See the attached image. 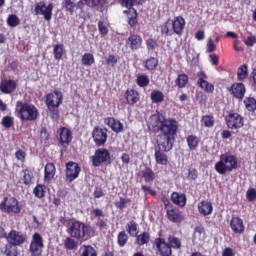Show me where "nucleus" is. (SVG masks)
Here are the masks:
<instances>
[{"label": "nucleus", "instance_id": "a18cd8bd", "mask_svg": "<svg viewBox=\"0 0 256 256\" xmlns=\"http://www.w3.org/2000/svg\"><path fill=\"white\" fill-rule=\"evenodd\" d=\"M23 175V185L29 186L31 183H33V173H31V170L29 168H25L22 170Z\"/></svg>", "mask_w": 256, "mask_h": 256}, {"label": "nucleus", "instance_id": "338daca9", "mask_svg": "<svg viewBox=\"0 0 256 256\" xmlns=\"http://www.w3.org/2000/svg\"><path fill=\"white\" fill-rule=\"evenodd\" d=\"M246 198L248 199V201H255V199H256V190L253 189V188H250L246 192Z\"/></svg>", "mask_w": 256, "mask_h": 256}, {"label": "nucleus", "instance_id": "412c9836", "mask_svg": "<svg viewBox=\"0 0 256 256\" xmlns=\"http://www.w3.org/2000/svg\"><path fill=\"white\" fill-rule=\"evenodd\" d=\"M230 229H232L233 233L236 235L245 233V224L243 223V219L239 216H233L230 220Z\"/></svg>", "mask_w": 256, "mask_h": 256}, {"label": "nucleus", "instance_id": "1a4fd4ad", "mask_svg": "<svg viewBox=\"0 0 256 256\" xmlns=\"http://www.w3.org/2000/svg\"><path fill=\"white\" fill-rule=\"evenodd\" d=\"M5 239L9 245L21 247V245H25V243H27V234L12 229L9 233H6Z\"/></svg>", "mask_w": 256, "mask_h": 256}, {"label": "nucleus", "instance_id": "7ed1b4c3", "mask_svg": "<svg viewBox=\"0 0 256 256\" xmlns=\"http://www.w3.org/2000/svg\"><path fill=\"white\" fill-rule=\"evenodd\" d=\"M185 18L183 16H175L173 20L169 19L161 26V34L165 37H172V35H178L181 37L185 31Z\"/></svg>", "mask_w": 256, "mask_h": 256}, {"label": "nucleus", "instance_id": "f3484780", "mask_svg": "<svg viewBox=\"0 0 256 256\" xmlns=\"http://www.w3.org/2000/svg\"><path fill=\"white\" fill-rule=\"evenodd\" d=\"M197 77H198L197 85L201 87L203 91H205V93H213V91H215V85L207 81L208 77H207V74H205V72L203 71L198 72Z\"/></svg>", "mask_w": 256, "mask_h": 256}, {"label": "nucleus", "instance_id": "680f3d73", "mask_svg": "<svg viewBox=\"0 0 256 256\" xmlns=\"http://www.w3.org/2000/svg\"><path fill=\"white\" fill-rule=\"evenodd\" d=\"M15 157L18 161H21V163H25V158L27 157V153H25V151L20 149L15 152Z\"/></svg>", "mask_w": 256, "mask_h": 256}, {"label": "nucleus", "instance_id": "79ce46f5", "mask_svg": "<svg viewBox=\"0 0 256 256\" xmlns=\"http://www.w3.org/2000/svg\"><path fill=\"white\" fill-rule=\"evenodd\" d=\"M6 23L8 27L14 28L21 25V20L19 19V16H17V14H9L6 19Z\"/></svg>", "mask_w": 256, "mask_h": 256}, {"label": "nucleus", "instance_id": "58836bf2", "mask_svg": "<svg viewBox=\"0 0 256 256\" xmlns=\"http://www.w3.org/2000/svg\"><path fill=\"white\" fill-rule=\"evenodd\" d=\"M186 142L190 151H195L199 147V138L196 135H188Z\"/></svg>", "mask_w": 256, "mask_h": 256}, {"label": "nucleus", "instance_id": "7c9ffc66", "mask_svg": "<svg viewBox=\"0 0 256 256\" xmlns=\"http://www.w3.org/2000/svg\"><path fill=\"white\" fill-rule=\"evenodd\" d=\"M71 3L72 4H63L65 10L68 11V13H71V15L75 13V9H79L80 11L85 9V2L83 0H79L77 3H75V0H71Z\"/></svg>", "mask_w": 256, "mask_h": 256}, {"label": "nucleus", "instance_id": "c756f323", "mask_svg": "<svg viewBox=\"0 0 256 256\" xmlns=\"http://www.w3.org/2000/svg\"><path fill=\"white\" fill-rule=\"evenodd\" d=\"M171 201L178 207H185L187 205V196L183 193L173 192L171 194Z\"/></svg>", "mask_w": 256, "mask_h": 256}, {"label": "nucleus", "instance_id": "39448f33", "mask_svg": "<svg viewBox=\"0 0 256 256\" xmlns=\"http://www.w3.org/2000/svg\"><path fill=\"white\" fill-rule=\"evenodd\" d=\"M45 103L50 112L51 119H53V121H59V107L63 103V93L59 90H54V93H48Z\"/></svg>", "mask_w": 256, "mask_h": 256}, {"label": "nucleus", "instance_id": "4be33fe9", "mask_svg": "<svg viewBox=\"0 0 256 256\" xmlns=\"http://www.w3.org/2000/svg\"><path fill=\"white\" fill-rule=\"evenodd\" d=\"M167 219L171 221V223H181L183 221V212L179 210V208L173 206L166 210Z\"/></svg>", "mask_w": 256, "mask_h": 256}, {"label": "nucleus", "instance_id": "bb28decb", "mask_svg": "<svg viewBox=\"0 0 256 256\" xmlns=\"http://www.w3.org/2000/svg\"><path fill=\"white\" fill-rule=\"evenodd\" d=\"M139 177L141 179H144L145 183L148 185H151L155 179H157V176L155 175V172L150 167H145V169L141 170L139 172Z\"/></svg>", "mask_w": 256, "mask_h": 256}, {"label": "nucleus", "instance_id": "6e6d98bb", "mask_svg": "<svg viewBox=\"0 0 256 256\" xmlns=\"http://www.w3.org/2000/svg\"><path fill=\"white\" fill-rule=\"evenodd\" d=\"M81 256H97V250L93 246H84Z\"/></svg>", "mask_w": 256, "mask_h": 256}, {"label": "nucleus", "instance_id": "a211bd4d", "mask_svg": "<svg viewBox=\"0 0 256 256\" xmlns=\"http://www.w3.org/2000/svg\"><path fill=\"white\" fill-rule=\"evenodd\" d=\"M126 45L131 51H139V49L143 48V37L139 34H130Z\"/></svg>", "mask_w": 256, "mask_h": 256}, {"label": "nucleus", "instance_id": "c03bdc74", "mask_svg": "<svg viewBox=\"0 0 256 256\" xmlns=\"http://www.w3.org/2000/svg\"><path fill=\"white\" fill-rule=\"evenodd\" d=\"M151 241L149 232H143L142 234L136 235V243L138 245H147Z\"/></svg>", "mask_w": 256, "mask_h": 256}, {"label": "nucleus", "instance_id": "ddd939ff", "mask_svg": "<svg viewBox=\"0 0 256 256\" xmlns=\"http://www.w3.org/2000/svg\"><path fill=\"white\" fill-rule=\"evenodd\" d=\"M153 247L156 248L157 253H159L160 256H171L173 255V249L169 245L167 241H165V238L158 237L154 239Z\"/></svg>", "mask_w": 256, "mask_h": 256}, {"label": "nucleus", "instance_id": "a19ab883", "mask_svg": "<svg viewBox=\"0 0 256 256\" xmlns=\"http://www.w3.org/2000/svg\"><path fill=\"white\" fill-rule=\"evenodd\" d=\"M249 75L247 64H242L237 71L238 81H245Z\"/></svg>", "mask_w": 256, "mask_h": 256}, {"label": "nucleus", "instance_id": "e433bc0d", "mask_svg": "<svg viewBox=\"0 0 256 256\" xmlns=\"http://www.w3.org/2000/svg\"><path fill=\"white\" fill-rule=\"evenodd\" d=\"M33 193L37 199H43L47 193V186L43 184H37L33 189Z\"/></svg>", "mask_w": 256, "mask_h": 256}, {"label": "nucleus", "instance_id": "37998d69", "mask_svg": "<svg viewBox=\"0 0 256 256\" xmlns=\"http://www.w3.org/2000/svg\"><path fill=\"white\" fill-rule=\"evenodd\" d=\"M244 105L247 111L253 113L256 111V99L254 97H246L244 99Z\"/></svg>", "mask_w": 256, "mask_h": 256}, {"label": "nucleus", "instance_id": "5701e85b", "mask_svg": "<svg viewBox=\"0 0 256 256\" xmlns=\"http://www.w3.org/2000/svg\"><path fill=\"white\" fill-rule=\"evenodd\" d=\"M92 215H94V217H96L97 222H96V227H98V229L100 231H103V229H107V219H103L105 218V212H103V210L101 208H95L92 210Z\"/></svg>", "mask_w": 256, "mask_h": 256}, {"label": "nucleus", "instance_id": "cd10ccee", "mask_svg": "<svg viewBox=\"0 0 256 256\" xmlns=\"http://www.w3.org/2000/svg\"><path fill=\"white\" fill-rule=\"evenodd\" d=\"M198 212L202 217H208L213 213V204L207 200L198 203Z\"/></svg>", "mask_w": 256, "mask_h": 256}, {"label": "nucleus", "instance_id": "49530a36", "mask_svg": "<svg viewBox=\"0 0 256 256\" xmlns=\"http://www.w3.org/2000/svg\"><path fill=\"white\" fill-rule=\"evenodd\" d=\"M78 244L77 241L73 237H67L64 241V249L67 251H74V249H77Z\"/></svg>", "mask_w": 256, "mask_h": 256}, {"label": "nucleus", "instance_id": "f704fd0d", "mask_svg": "<svg viewBox=\"0 0 256 256\" xmlns=\"http://www.w3.org/2000/svg\"><path fill=\"white\" fill-rule=\"evenodd\" d=\"M151 83V80L149 79V76L145 74H139L136 77V85L140 87L141 89H145V87H149V84Z\"/></svg>", "mask_w": 256, "mask_h": 256}, {"label": "nucleus", "instance_id": "f03ea898", "mask_svg": "<svg viewBox=\"0 0 256 256\" xmlns=\"http://www.w3.org/2000/svg\"><path fill=\"white\" fill-rule=\"evenodd\" d=\"M67 231L70 237L77 239V241H81L82 243L95 237V228L79 220L71 222Z\"/></svg>", "mask_w": 256, "mask_h": 256}, {"label": "nucleus", "instance_id": "a878e982", "mask_svg": "<svg viewBox=\"0 0 256 256\" xmlns=\"http://www.w3.org/2000/svg\"><path fill=\"white\" fill-rule=\"evenodd\" d=\"M57 174V168L54 163H47L44 168V183H51L55 179Z\"/></svg>", "mask_w": 256, "mask_h": 256}, {"label": "nucleus", "instance_id": "13d9d810", "mask_svg": "<svg viewBox=\"0 0 256 256\" xmlns=\"http://www.w3.org/2000/svg\"><path fill=\"white\" fill-rule=\"evenodd\" d=\"M199 177V171L195 168L188 169V176L187 179L190 181H196V179Z\"/></svg>", "mask_w": 256, "mask_h": 256}, {"label": "nucleus", "instance_id": "5fc2aeb1", "mask_svg": "<svg viewBox=\"0 0 256 256\" xmlns=\"http://www.w3.org/2000/svg\"><path fill=\"white\" fill-rule=\"evenodd\" d=\"M159 47V43L157 42V39L150 37L146 39V49L148 51H155Z\"/></svg>", "mask_w": 256, "mask_h": 256}, {"label": "nucleus", "instance_id": "72a5a7b5", "mask_svg": "<svg viewBox=\"0 0 256 256\" xmlns=\"http://www.w3.org/2000/svg\"><path fill=\"white\" fill-rule=\"evenodd\" d=\"M84 2L87 7L91 9L98 7L101 11H103V8L107 5V0H84Z\"/></svg>", "mask_w": 256, "mask_h": 256}, {"label": "nucleus", "instance_id": "473e14b6", "mask_svg": "<svg viewBox=\"0 0 256 256\" xmlns=\"http://www.w3.org/2000/svg\"><path fill=\"white\" fill-rule=\"evenodd\" d=\"M1 252L5 256H19V250L17 246H13L12 244H6L2 249Z\"/></svg>", "mask_w": 256, "mask_h": 256}, {"label": "nucleus", "instance_id": "4d7b16f0", "mask_svg": "<svg viewBox=\"0 0 256 256\" xmlns=\"http://www.w3.org/2000/svg\"><path fill=\"white\" fill-rule=\"evenodd\" d=\"M127 203H129V199L120 197L118 202H115L114 205L116 209H120V211H123V209H127Z\"/></svg>", "mask_w": 256, "mask_h": 256}, {"label": "nucleus", "instance_id": "052dcab7", "mask_svg": "<svg viewBox=\"0 0 256 256\" xmlns=\"http://www.w3.org/2000/svg\"><path fill=\"white\" fill-rule=\"evenodd\" d=\"M98 31L100 33V35H107V33H109V29L107 28V25H105V23H103V21H99L98 22Z\"/></svg>", "mask_w": 256, "mask_h": 256}, {"label": "nucleus", "instance_id": "bf43d9fd", "mask_svg": "<svg viewBox=\"0 0 256 256\" xmlns=\"http://www.w3.org/2000/svg\"><path fill=\"white\" fill-rule=\"evenodd\" d=\"M117 62H118L117 56L113 54H110L106 59V63L110 67H115L117 65Z\"/></svg>", "mask_w": 256, "mask_h": 256}, {"label": "nucleus", "instance_id": "774afa93", "mask_svg": "<svg viewBox=\"0 0 256 256\" xmlns=\"http://www.w3.org/2000/svg\"><path fill=\"white\" fill-rule=\"evenodd\" d=\"M245 45H247V47H253V45H255L256 43V37L255 36H249L245 41H244Z\"/></svg>", "mask_w": 256, "mask_h": 256}, {"label": "nucleus", "instance_id": "0eeeda50", "mask_svg": "<svg viewBox=\"0 0 256 256\" xmlns=\"http://www.w3.org/2000/svg\"><path fill=\"white\" fill-rule=\"evenodd\" d=\"M22 207L19 200L13 196H5L0 203V211L7 213L8 215H19Z\"/></svg>", "mask_w": 256, "mask_h": 256}, {"label": "nucleus", "instance_id": "6e6552de", "mask_svg": "<svg viewBox=\"0 0 256 256\" xmlns=\"http://www.w3.org/2000/svg\"><path fill=\"white\" fill-rule=\"evenodd\" d=\"M111 152L106 148H98L92 156L93 167H101V165H111Z\"/></svg>", "mask_w": 256, "mask_h": 256}, {"label": "nucleus", "instance_id": "69168bd1", "mask_svg": "<svg viewBox=\"0 0 256 256\" xmlns=\"http://www.w3.org/2000/svg\"><path fill=\"white\" fill-rule=\"evenodd\" d=\"M93 197L94 199H101V197H105V192H103V188L95 187Z\"/></svg>", "mask_w": 256, "mask_h": 256}, {"label": "nucleus", "instance_id": "6ab92c4d", "mask_svg": "<svg viewBox=\"0 0 256 256\" xmlns=\"http://www.w3.org/2000/svg\"><path fill=\"white\" fill-rule=\"evenodd\" d=\"M59 133V143L63 147H68V145H71V142L73 141V132L69 130L67 127H61L58 130Z\"/></svg>", "mask_w": 256, "mask_h": 256}, {"label": "nucleus", "instance_id": "20e7f679", "mask_svg": "<svg viewBox=\"0 0 256 256\" xmlns=\"http://www.w3.org/2000/svg\"><path fill=\"white\" fill-rule=\"evenodd\" d=\"M16 117L21 121H37L39 109L35 105L18 100L15 107Z\"/></svg>", "mask_w": 256, "mask_h": 256}, {"label": "nucleus", "instance_id": "c9c22d12", "mask_svg": "<svg viewBox=\"0 0 256 256\" xmlns=\"http://www.w3.org/2000/svg\"><path fill=\"white\" fill-rule=\"evenodd\" d=\"M159 65V59L156 57H150L144 61V67L147 71H155Z\"/></svg>", "mask_w": 256, "mask_h": 256}, {"label": "nucleus", "instance_id": "9d476101", "mask_svg": "<svg viewBox=\"0 0 256 256\" xmlns=\"http://www.w3.org/2000/svg\"><path fill=\"white\" fill-rule=\"evenodd\" d=\"M43 247H45L43 236L39 233H34L29 247L30 255L43 256Z\"/></svg>", "mask_w": 256, "mask_h": 256}, {"label": "nucleus", "instance_id": "dca6fc26", "mask_svg": "<svg viewBox=\"0 0 256 256\" xmlns=\"http://www.w3.org/2000/svg\"><path fill=\"white\" fill-rule=\"evenodd\" d=\"M227 90L229 91L230 95H232L234 99H238V101H243L245 98V93H247L245 84L241 82L233 83Z\"/></svg>", "mask_w": 256, "mask_h": 256}, {"label": "nucleus", "instance_id": "ea45409f", "mask_svg": "<svg viewBox=\"0 0 256 256\" xmlns=\"http://www.w3.org/2000/svg\"><path fill=\"white\" fill-rule=\"evenodd\" d=\"M152 103H163L165 101V95L159 90H153L150 94Z\"/></svg>", "mask_w": 256, "mask_h": 256}, {"label": "nucleus", "instance_id": "de8ad7c7", "mask_svg": "<svg viewBox=\"0 0 256 256\" xmlns=\"http://www.w3.org/2000/svg\"><path fill=\"white\" fill-rule=\"evenodd\" d=\"M0 124L4 129H11V127H15V118L12 116H4Z\"/></svg>", "mask_w": 256, "mask_h": 256}, {"label": "nucleus", "instance_id": "0e129e2a", "mask_svg": "<svg viewBox=\"0 0 256 256\" xmlns=\"http://www.w3.org/2000/svg\"><path fill=\"white\" fill-rule=\"evenodd\" d=\"M121 7H125L126 9H133L135 5L134 0H120Z\"/></svg>", "mask_w": 256, "mask_h": 256}, {"label": "nucleus", "instance_id": "864d4df0", "mask_svg": "<svg viewBox=\"0 0 256 256\" xmlns=\"http://www.w3.org/2000/svg\"><path fill=\"white\" fill-rule=\"evenodd\" d=\"M168 245L171 249H181V239L175 236H169Z\"/></svg>", "mask_w": 256, "mask_h": 256}, {"label": "nucleus", "instance_id": "2f4dec72", "mask_svg": "<svg viewBox=\"0 0 256 256\" xmlns=\"http://www.w3.org/2000/svg\"><path fill=\"white\" fill-rule=\"evenodd\" d=\"M126 231L130 237L139 235V224L135 220H131L126 224Z\"/></svg>", "mask_w": 256, "mask_h": 256}, {"label": "nucleus", "instance_id": "4c0bfd02", "mask_svg": "<svg viewBox=\"0 0 256 256\" xmlns=\"http://www.w3.org/2000/svg\"><path fill=\"white\" fill-rule=\"evenodd\" d=\"M188 83L189 76L187 74H179L177 79L175 80V85H177L179 89H185Z\"/></svg>", "mask_w": 256, "mask_h": 256}, {"label": "nucleus", "instance_id": "3c124183", "mask_svg": "<svg viewBox=\"0 0 256 256\" xmlns=\"http://www.w3.org/2000/svg\"><path fill=\"white\" fill-rule=\"evenodd\" d=\"M63 51V44H56L53 46L54 58L56 61H61V59H63Z\"/></svg>", "mask_w": 256, "mask_h": 256}, {"label": "nucleus", "instance_id": "4468645a", "mask_svg": "<svg viewBox=\"0 0 256 256\" xmlns=\"http://www.w3.org/2000/svg\"><path fill=\"white\" fill-rule=\"evenodd\" d=\"M225 121L228 129H241L243 127V116L237 112H230L225 117Z\"/></svg>", "mask_w": 256, "mask_h": 256}, {"label": "nucleus", "instance_id": "2eb2a0df", "mask_svg": "<svg viewBox=\"0 0 256 256\" xmlns=\"http://www.w3.org/2000/svg\"><path fill=\"white\" fill-rule=\"evenodd\" d=\"M107 128H101L99 126L94 127L92 131V138L96 147H103L107 143Z\"/></svg>", "mask_w": 256, "mask_h": 256}, {"label": "nucleus", "instance_id": "393cba45", "mask_svg": "<svg viewBox=\"0 0 256 256\" xmlns=\"http://www.w3.org/2000/svg\"><path fill=\"white\" fill-rule=\"evenodd\" d=\"M124 98L128 105L133 106L139 103L141 96L139 95V92L137 90L128 88L124 93Z\"/></svg>", "mask_w": 256, "mask_h": 256}, {"label": "nucleus", "instance_id": "e2e57ef3", "mask_svg": "<svg viewBox=\"0 0 256 256\" xmlns=\"http://www.w3.org/2000/svg\"><path fill=\"white\" fill-rule=\"evenodd\" d=\"M51 137V134H49V131H47V127H42L40 130V138L43 141H49Z\"/></svg>", "mask_w": 256, "mask_h": 256}, {"label": "nucleus", "instance_id": "aec40b11", "mask_svg": "<svg viewBox=\"0 0 256 256\" xmlns=\"http://www.w3.org/2000/svg\"><path fill=\"white\" fill-rule=\"evenodd\" d=\"M17 90V82L12 79H4L0 82V91L4 95H11L14 91Z\"/></svg>", "mask_w": 256, "mask_h": 256}, {"label": "nucleus", "instance_id": "423d86ee", "mask_svg": "<svg viewBox=\"0 0 256 256\" xmlns=\"http://www.w3.org/2000/svg\"><path fill=\"white\" fill-rule=\"evenodd\" d=\"M237 167V156L226 152L220 156V160L215 164L214 169L219 175H225L226 173H231V171H234Z\"/></svg>", "mask_w": 256, "mask_h": 256}, {"label": "nucleus", "instance_id": "09e8293b", "mask_svg": "<svg viewBox=\"0 0 256 256\" xmlns=\"http://www.w3.org/2000/svg\"><path fill=\"white\" fill-rule=\"evenodd\" d=\"M82 65H85L86 67H91L95 63V56L91 53H84L81 59Z\"/></svg>", "mask_w": 256, "mask_h": 256}, {"label": "nucleus", "instance_id": "f257e3e1", "mask_svg": "<svg viewBox=\"0 0 256 256\" xmlns=\"http://www.w3.org/2000/svg\"><path fill=\"white\" fill-rule=\"evenodd\" d=\"M149 129L153 133H161L158 135L156 143L158 149L155 150L154 157L157 165H167L169 157L165 153H169L175 144V137L179 131V122L175 118H167L161 113L150 116Z\"/></svg>", "mask_w": 256, "mask_h": 256}, {"label": "nucleus", "instance_id": "b1692460", "mask_svg": "<svg viewBox=\"0 0 256 256\" xmlns=\"http://www.w3.org/2000/svg\"><path fill=\"white\" fill-rule=\"evenodd\" d=\"M105 125H108L114 133H123L124 127L121 121L115 119V117H107L104 119Z\"/></svg>", "mask_w": 256, "mask_h": 256}, {"label": "nucleus", "instance_id": "603ef678", "mask_svg": "<svg viewBox=\"0 0 256 256\" xmlns=\"http://www.w3.org/2000/svg\"><path fill=\"white\" fill-rule=\"evenodd\" d=\"M201 123H203L204 127H214L215 117H213L212 115H203L201 118Z\"/></svg>", "mask_w": 256, "mask_h": 256}, {"label": "nucleus", "instance_id": "f8f14e48", "mask_svg": "<svg viewBox=\"0 0 256 256\" xmlns=\"http://www.w3.org/2000/svg\"><path fill=\"white\" fill-rule=\"evenodd\" d=\"M35 15H43L45 21H51L53 17V3L45 5V1H40L35 4Z\"/></svg>", "mask_w": 256, "mask_h": 256}, {"label": "nucleus", "instance_id": "8fccbe9b", "mask_svg": "<svg viewBox=\"0 0 256 256\" xmlns=\"http://www.w3.org/2000/svg\"><path fill=\"white\" fill-rule=\"evenodd\" d=\"M129 241V235H127V232L120 231L117 235V243L120 247H125L127 245V242Z\"/></svg>", "mask_w": 256, "mask_h": 256}, {"label": "nucleus", "instance_id": "c85d7f7f", "mask_svg": "<svg viewBox=\"0 0 256 256\" xmlns=\"http://www.w3.org/2000/svg\"><path fill=\"white\" fill-rule=\"evenodd\" d=\"M123 14L127 16L128 25L130 27H135V25L139 23V21L137 20V17H139V14L137 13V9L128 8L123 11Z\"/></svg>", "mask_w": 256, "mask_h": 256}, {"label": "nucleus", "instance_id": "9b49d317", "mask_svg": "<svg viewBox=\"0 0 256 256\" xmlns=\"http://www.w3.org/2000/svg\"><path fill=\"white\" fill-rule=\"evenodd\" d=\"M65 167V179L68 183H73L81 174V166L77 162L69 161Z\"/></svg>", "mask_w": 256, "mask_h": 256}]
</instances>
